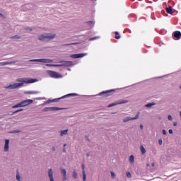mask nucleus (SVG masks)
Here are the masks:
<instances>
[{"label":"nucleus","instance_id":"10","mask_svg":"<svg viewBox=\"0 0 181 181\" xmlns=\"http://www.w3.org/2000/svg\"><path fill=\"white\" fill-rule=\"evenodd\" d=\"M139 117V116H138V115H136L134 117H127L123 119V122H128L129 121H134L135 119H138Z\"/></svg>","mask_w":181,"mask_h":181},{"label":"nucleus","instance_id":"43","mask_svg":"<svg viewBox=\"0 0 181 181\" xmlns=\"http://www.w3.org/2000/svg\"><path fill=\"white\" fill-rule=\"evenodd\" d=\"M108 93H111V90H108V91H106V92H103V94H107Z\"/></svg>","mask_w":181,"mask_h":181},{"label":"nucleus","instance_id":"28","mask_svg":"<svg viewBox=\"0 0 181 181\" xmlns=\"http://www.w3.org/2000/svg\"><path fill=\"white\" fill-rule=\"evenodd\" d=\"M158 144L159 145H163V140L162 139V138H160L158 139Z\"/></svg>","mask_w":181,"mask_h":181},{"label":"nucleus","instance_id":"3","mask_svg":"<svg viewBox=\"0 0 181 181\" xmlns=\"http://www.w3.org/2000/svg\"><path fill=\"white\" fill-rule=\"evenodd\" d=\"M146 167L148 170H151V172H154V170H156V164L155 163V160L153 158L150 159L146 163Z\"/></svg>","mask_w":181,"mask_h":181},{"label":"nucleus","instance_id":"48","mask_svg":"<svg viewBox=\"0 0 181 181\" xmlns=\"http://www.w3.org/2000/svg\"><path fill=\"white\" fill-rule=\"evenodd\" d=\"M90 1H95V0H90Z\"/></svg>","mask_w":181,"mask_h":181},{"label":"nucleus","instance_id":"35","mask_svg":"<svg viewBox=\"0 0 181 181\" xmlns=\"http://www.w3.org/2000/svg\"><path fill=\"white\" fill-rule=\"evenodd\" d=\"M21 111H23V109H20V110H18L13 112V114H18V112H21Z\"/></svg>","mask_w":181,"mask_h":181},{"label":"nucleus","instance_id":"31","mask_svg":"<svg viewBox=\"0 0 181 181\" xmlns=\"http://www.w3.org/2000/svg\"><path fill=\"white\" fill-rule=\"evenodd\" d=\"M19 132H21V130H14L11 132V134H19Z\"/></svg>","mask_w":181,"mask_h":181},{"label":"nucleus","instance_id":"5","mask_svg":"<svg viewBox=\"0 0 181 181\" xmlns=\"http://www.w3.org/2000/svg\"><path fill=\"white\" fill-rule=\"evenodd\" d=\"M22 87V84H19V83H11L5 87L7 90H15L16 88H21Z\"/></svg>","mask_w":181,"mask_h":181},{"label":"nucleus","instance_id":"1","mask_svg":"<svg viewBox=\"0 0 181 181\" xmlns=\"http://www.w3.org/2000/svg\"><path fill=\"white\" fill-rule=\"evenodd\" d=\"M57 35L54 33H45L38 35V40L40 42H50V40H54Z\"/></svg>","mask_w":181,"mask_h":181},{"label":"nucleus","instance_id":"19","mask_svg":"<svg viewBox=\"0 0 181 181\" xmlns=\"http://www.w3.org/2000/svg\"><path fill=\"white\" fill-rule=\"evenodd\" d=\"M174 37H176L177 40H179V39L181 37V33L180 31L175 32Z\"/></svg>","mask_w":181,"mask_h":181},{"label":"nucleus","instance_id":"36","mask_svg":"<svg viewBox=\"0 0 181 181\" xmlns=\"http://www.w3.org/2000/svg\"><path fill=\"white\" fill-rule=\"evenodd\" d=\"M0 18H2V19H6L5 15L2 14V13H0Z\"/></svg>","mask_w":181,"mask_h":181},{"label":"nucleus","instance_id":"20","mask_svg":"<svg viewBox=\"0 0 181 181\" xmlns=\"http://www.w3.org/2000/svg\"><path fill=\"white\" fill-rule=\"evenodd\" d=\"M16 62H0V66H7V64H15Z\"/></svg>","mask_w":181,"mask_h":181},{"label":"nucleus","instance_id":"26","mask_svg":"<svg viewBox=\"0 0 181 181\" xmlns=\"http://www.w3.org/2000/svg\"><path fill=\"white\" fill-rule=\"evenodd\" d=\"M72 176H73L74 179H77V177H78L77 171L74 170V171L73 172Z\"/></svg>","mask_w":181,"mask_h":181},{"label":"nucleus","instance_id":"12","mask_svg":"<svg viewBox=\"0 0 181 181\" xmlns=\"http://www.w3.org/2000/svg\"><path fill=\"white\" fill-rule=\"evenodd\" d=\"M9 139H6L4 143V152H9Z\"/></svg>","mask_w":181,"mask_h":181},{"label":"nucleus","instance_id":"25","mask_svg":"<svg viewBox=\"0 0 181 181\" xmlns=\"http://www.w3.org/2000/svg\"><path fill=\"white\" fill-rule=\"evenodd\" d=\"M21 107H22V105L21 103H19L12 107V108H21Z\"/></svg>","mask_w":181,"mask_h":181},{"label":"nucleus","instance_id":"34","mask_svg":"<svg viewBox=\"0 0 181 181\" xmlns=\"http://www.w3.org/2000/svg\"><path fill=\"white\" fill-rule=\"evenodd\" d=\"M115 35H116L115 39H119L121 37H119V35H119L118 32H115Z\"/></svg>","mask_w":181,"mask_h":181},{"label":"nucleus","instance_id":"40","mask_svg":"<svg viewBox=\"0 0 181 181\" xmlns=\"http://www.w3.org/2000/svg\"><path fill=\"white\" fill-rule=\"evenodd\" d=\"M162 132H163V135H166V134H168V132H167L166 130H165V129H163V130L162 131Z\"/></svg>","mask_w":181,"mask_h":181},{"label":"nucleus","instance_id":"37","mask_svg":"<svg viewBox=\"0 0 181 181\" xmlns=\"http://www.w3.org/2000/svg\"><path fill=\"white\" fill-rule=\"evenodd\" d=\"M69 95H77V94H76V93L69 94V95H65V96L62 97V98H66V97H67V96H69Z\"/></svg>","mask_w":181,"mask_h":181},{"label":"nucleus","instance_id":"27","mask_svg":"<svg viewBox=\"0 0 181 181\" xmlns=\"http://www.w3.org/2000/svg\"><path fill=\"white\" fill-rule=\"evenodd\" d=\"M127 177H128V179H131L132 177V175H131V173H127Z\"/></svg>","mask_w":181,"mask_h":181},{"label":"nucleus","instance_id":"30","mask_svg":"<svg viewBox=\"0 0 181 181\" xmlns=\"http://www.w3.org/2000/svg\"><path fill=\"white\" fill-rule=\"evenodd\" d=\"M168 121H172L173 119V117L170 115H168Z\"/></svg>","mask_w":181,"mask_h":181},{"label":"nucleus","instance_id":"4","mask_svg":"<svg viewBox=\"0 0 181 181\" xmlns=\"http://www.w3.org/2000/svg\"><path fill=\"white\" fill-rule=\"evenodd\" d=\"M47 73L49 77H52V78H62L63 77V76L54 71L47 70Z\"/></svg>","mask_w":181,"mask_h":181},{"label":"nucleus","instance_id":"22","mask_svg":"<svg viewBox=\"0 0 181 181\" xmlns=\"http://www.w3.org/2000/svg\"><path fill=\"white\" fill-rule=\"evenodd\" d=\"M153 105H155V103H150L145 105L144 107H146V108H152V107H153Z\"/></svg>","mask_w":181,"mask_h":181},{"label":"nucleus","instance_id":"9","mask_svg":"<svg viewBox=\"0 0 181 181\" xmlns=\"http://www.w3.org/2000/svg\"><path fill=\"white\" fill-rule=\"evenodd\" d=\"M33 103V100H32L30 99L23 100V102H21V107H26V106L32 104Z\"/></svg>","mask_w":181,"mask_h":181},{"label":"nucleus","instance_id":"39","mask_svg":"<svg viewBox=\"0 0 181 181\" xmlns=\"http://www.w3.org/2000/svg\"><path fill=\"white\" fill-rule=\"evenodd\" d=\"M88 24L91 25L92 26H94V22H93V21H88Z\"/></svg>","mask_w":181,"mask_h":181},{"label":"nucleus","instance_id":"21","mask_svg":"<svg viewBox=\"0 0 181 181\" xmlns=\"http://www.w3.org/2000/svg\"><path fill=\"white\" fill-rule=\"evenodd\" d=\"M60 136H64L69 134V129L62 130L59 132Z\"/></svg>","mask_w":181,"mask_h":181},{"label":"nucleus","instance_id":"18","mask_svg":"<svg viewBox=\"0 0 181 181\" xmlns=\"http://www.w3.org/2000/svg\"><path fill=\"white\" fill-rule=\"evenodd\" d=\"M129 162L131 165H134V163H135V156H134V155H131L129 156Z\"/></svg>","mask_w":181,"mask_h":181},{"label":"nucleus","instance_id":"2","mask_svg":"<svg viewBox=\"0 0 181 181\" xmlns=\"http://www.w3.org/2000/svg\"><path fill=\"white\" fill-rule=\"evenodd\" d=\"M18 84H21V87H23V84H32L33 83H37L39 79L32 78H18L16 79Z\"/></svg>","mask_w":181,"mask_h":181},{"label":"nucleus","instance_id":"42","mask_svg":"<svg viewBox=\"0 0 181 181\" xmlns=\"http://www.w3.org/2000/svg\"><path fill=\"white\" fill-rule=\"evenodd\" d=\"M168 132H169V134H173V130L169 129V130H168Z\"/></svg>","mask_w":181,"mask_h":181},{"label":"nucleus","instance_id":"47","mask_svg":"<svg viewBox=\"0 0 181 181\" xmlns=\"http://www.w3.org/2000/svg\"><path fill=\"white\" fill-rule=\"evenodd\" d=\"M69 45H76V43L68 44V46H69Z\"/></svg>","mask_w":181,"mask_h":181},{"label":"nucleus","instance_id":"32","mask_svg":"<svg viewBox=\"0 0 181 181\" xmlns=\"http://www.w3.org/2000/svg\"><path fill=\"white\" fill-rule=\"evenodd\" d=\"M111 177H112L113 179H115V177H116L115 173L111 172Z\"/></svg>","mask_w":181,"mask_h":181},{"label":"nucleus","instance_id":"38","mask_svg":"<svg viewBox=\"0 0 181 181\" xmlns=\"http://www.w3.org/2000/svg\"><path fill=\"white\" fill-rule=\"evenodd\" d=\"M95 39H100V37H92V38H90L89 40H95Z\"/></svg>","mask_w":181,"mask_h":181},{"label":"nucleus","instance_id":"13","mask_svg":"<svg viewBox=\"0 0 181 181\" xmlns=\"http://www.w3.org/2000/svg\"><path fill=\"white\" fill-rule=\"evenodd\" d=\"M61 174L62 175V180H67V172L66 171V169L61 170Z\"/></svg>","mask_w":181,"mask_h":181},{"label":"nucleus","instance_id":"15","mask_svg":"<svg viewBox=\"0 0 181 181\" xmlns=\"http://www.w3.org/2000/svg\"><path fill=\"white\" fill-rule=\"evenodd\" d=\"M62 66H66L67 67L70 66H73V62H70V61H63L62 62Z\"/></svg>","mask_w":181,"mask_h":181},{"label":"nucleus","instance_id":"23","mask_svg":"<svg viewBox=\"0 0 181 181\" xmlns=\"http://www.w3.org/2000/svg\"><path fill=\"white\" fill-rule=\"evenodd\" d=\"M39 91H25L24 94H39Z\"/></svg>","mask_w":181,"mask_h":181},{"label":"nucleus","instance_id":"11","mask_svg":"<svg viewBox=\"0 0 181 181\" xmlns=\"http://www.w3.org/2000/svg\"><path fill=\"white\" fill-rule=\"evenodd\" d=\"M60 110H63L60 107H48L45 108V111H60Z\"/></svg>","mask_w":181,"mask_h":181},{"label":"nucleus","instance_id":"14","mask_svg":"<svg viewBox=\"0 0 181 181\" xmlns=\"http://www.w3.org/2000/svg\"><path fill=\"white\" fill-rule=\"evenodd\" d=\"M48 177L50 181H54V178L53 177V170L52 168L48 170Z\"/></svg>","mask_w":181,"mask_h":181},{"label":"nucleus","instance_id":"8","mask_svg":"<svg viewBox=\"0 0 181 181\" xmlns=\"http://www.w3.org/2000/svg\"><path fill=\"white\" fill-rule=\"evenodd\" d=\"M84 56H87V53H81V54H71V57L72 59H80L81 57H84Z\"/></svg>","mask_w":181,"mask_h":181},{"label":"nucleus","instance_id":"45","mask_svg":"<svg viewBox=\"0 0 181 181\" xmlns=\"http://www.w3.org/2000/svg\"><path fill=\"white\" fill-rule=\"evenodd\" d=\"M47 66L53 67V64H47Z\"/></svg>","mask_w":181,"mask_h":181},{"label":"nucleus","instance_id":"46","mask_svg":"<svg viewBox=\"0 0 181 181\" xmlns=\"http://www.w3.org/2000/svg\"><path fill=\"white\" fill-rule=\"evenodd\" d=\"M140 128H141V129H144V125L140 124Z\"/></svg>","mask_w":181,"mask_h":181},{"label":"nucleus","instance_id":"44","mask_svg":"<svg viewBox=\"0 0 181 181\" xmlns=\"http://www.w3.org/2000/svg\"><path fill=\"white\" fill-rule=\"evenodd\" d=\"M16 39H21V36L20 35H16Z\"/></svg>","mask_w":181,"mask_h":181},{"label":"nucleus","instance_id":"16","mask_svg":"<svg viewBox=\"0 0 181 181\" xmlns=\"http://www.w3.org/2000/svg\"><path fill=\"white\" fill-rule=\"evenodd\" d=\"M139 148H140L141 155H142L143 156L144 155H146V148H145V146H144V145H141Z\"/></svg>","mask_w":181,"mask_h":181},{"label":"nucleus","instance_id":"7","mask_svg":"<svg viewBox=\"0 0 181 181\" xmlns=\"http://www.w3.org/2000/svg\"><path fill=\"white\" fill-rule=\"evenodd\" d=\"M127 103H129V101L127 100H117V102H115L109 105L108 107L111 108V107H115V105H119V104H127Z\"/></svg>","mask_w":181,"mask_h":181},{"label":"nucleus","instance_id":"33","mask_svg":"<svg viewBox=\"0 0 181 181\" xmlns=\"http://www.w3.org/2000/svg\"><path fill=\"white\" fill-rule=\"evenodd\" d=\"M62 64H53L52 65V67H62Z\"/></svg>","mask_w":181,"mask_h":181},{"label":"nucleus","instance_id":"24","mask_svg":"<svg viewBox=\"0 0 181 181\" xmlns=\"http://www.w3.org/2000/svg\"><path fill=\"white\" fill-rule=\"evenodd\" d=\"M16 177L17 181H22V177L21 176V174H19V173H17Z\"/></svg>","mask_w":181,"mask_h":181},{"label":"nucleus","instance_id":"6","mask_svg":"<svg viewBox=\"0 0 181 181\" xmlns=\"http://www.w3.org/2000/svg\"><path fill=\"white\" fill-rule=\"evenodd\" d=\"M30 62L37 63H53V60L49 59H31Z\"/></svg>","mask_w":181,"mask_h":181},{"label":"nucleus","instance_id":"17","mask_svg":"<svg viewBox=\"0 0 181 181\" xmlns=\"http://www.w3.org/2000/svg\"><path fill=\"white\" fill-rule=\"evenodd\" d=\"M166 12L167 13H169L170 15H172V13H173L175 12V10H173V8H172V6H168L167 8H166Z\"/></svg>","mask_w":181,"mask_h":181},{"label":"nucleus","instance_id":"29","mask_svg":"<svg viewBox=\"0 0 181 181\" xmlns=\"http://www.w3.org/2000/svg\"><path fill=\"white\" fill-rule=\"evenodd\" d=\"M83 181H86V171L85 170L83 171Z\"/></svg>","mask_w":181,"mask_h":181},{"label":"nucleus","instance_id":"41","mask_svg":"<svg viewBox=\"0 0 181 181\" xmlns=\"http://www.w3.org/2000/svg\"><path fill=\"white\" fill-rule=\"evenodd\" d=\"M173 127H177V122H173Z\"/></svg>","mask_w":181,"mask_h":181}]
</instances>
